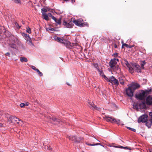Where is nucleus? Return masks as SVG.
I'll return each instance as SVG.
<instances>
[{
	"label": "nucleus",
	"mask_w": 152,
	"mask_h": 152,
	"mask_svg": "<svg viewBox=\"0 0 152 152\" xmlns=\"http://www.w3.org/2000/svg\"><path fill=\"white\" fill-rule=\"evenodd\" d=\"M67 84L68 85H69V83H67Z\"/></svg>",
	"instance_id": "nucleus-52"
},
{
	"label": "nucleus",
	"mask_w": 152,
	"mask_h": 152,
	"mask_svg": "<svg viewBox=\"0 0 152 152\" xmlns=\"http://www.w3.org/2000/svg\"><path fill=\"white\" fill-rule=\"evenodd\" d=\"M124 46H125L127 48H129V45L126 44L124 43L122 44V48H124Z\"/></svg>",
	"instance_id": "nucleus-34"
},
{
	"label": "nucleus",
	"mask_w": 152,
	"mask_h": 152,
	"mask_svg": "<svg viewBox=\"0 0 152 152\" xmlns=\"http://www.w3.org/2000/svg\"><path fill=\"white\" fill-rule=\"evenodd\" d=\"M6 116L7 118L8 121L10 123L18 124L19 123V121H20L17 118L14 116H11L8 114H7Z\"/></svg>",
	"instance_id": "nucleus-3"
},
{
	"label": "nucleus",
	"mask_w": 152,
	"mask_h": 152,
	"mask_svg": "<svg viewBox=\"0 0 152 152\" xmlns=\"http://www.w3.org/2000/svg\"><path fill=\"white\" fill-rule=\"evenodd\" d=\"M103 118L104 119L107 121L110 122L111 123H113V121L114 118H112L111 117L105 116L103 117Z\"/></svg>",
	"instance_id": "nucleus-15"
},
{
	"label": "nucleus",
	"mask_w": 152,
	"mask_h": 152,
	"mask_svg": "<svg viewBox=\"0 0 152 152\" xmlns=\"http://www.w3.org/2000/svg\"><path fill=\"white\" fill-rule=\"evenodd\" d=\"M2 115V113L0 111V117Z\"/></svg>",
	"instance_id": "nucleus-47"
},
{
	"label": "nucleus",
	"mask_w": 152,
	"mask_h": 152,
	"mask_svg": "<svg viewBox=\"0 0 152 152\" xmlns=\"http://www.w3.org/2000/svg\"><path fill=\"white\" fill-rule=\"evenodd\" d=\"M14 3L16 4H20L21 1L20 0H11Z\"/></svg>",
	"instance_id": "nucleus-23"
},
{
	"label": "nucleus",
	"mask_w": 152,
	"mask_h": 152,
	"mask_svg": "<svg viewBox=\"0 0 152 152\" xmlns=\"http://www.w3.org/2000/svg\"><path fill=\"white\" fill-rule=\"evenodd\" d=\"M120 148H123L125 149H129V150H131V148L130 147H123L122 146H120Z\"/></svg>",
	"instance_id": "nucleus-29"
},
{
	"label": "nucleus",
	"mask_w": 152,
	"mask_h": 152,
	"mask_svg": "<svg viewBox=\"0 0 152 152\" xmlns=\"http://www.w3.org/2000/svg\"><path fill=\"white\" fill-rule=\"evenodd\" d=\"M15 25H16V26H17V25H18V23H15Z\"/></svg>",
	"instance_id": "nucleus-50"
},
{
	"label": "nucleus",
	"mask_w": 152,
	"mask_h": 152,
	"mask_svg": "<svg viewBox=\"0 0 152 152\" xmlns=\"http://www.w3.org/2000/svg\"><path fill=\"white\" fill-rule=\"evenodd\" d=\"M52 120L54 121H56L58 123L60 124L61 122H62V121H60V120L59 119L56 118V117H53L52 118Z\"/></svg>",
	"instance_id": "nucleus-20"
},
{
	"label": "nucleus",
	"mask_w": 152,
	"mask_h": 152,
	"mask_svg": "<svg viewBox=\"0 0 152 152\" xmlns=\"http://www.w3.org/2000/svg\"><path fill=\"white\" fill-rule=\"evenodd\" d=\"M58 24H60L61 23V21L60 19H57L56 18V19L54 20Z\"/></svg>",
	"instance_id": "nucleus-25"
},
{
	"label": "nucleus",
	"mask_w": 152,
	"mask_h": 152,
	"mask_svg": "<svg viewBox=\"0 0 152 152\" xmlns=\"http://www.w3.org/2000/svg\"><path fill=\"white\" fill-rule=\"evenodd\" d=\"M148 116L147 115H143L141 116L138 119V123L142 122L144 123L147 120Z\"/></svg>",
	"instance_id": "nucleus-6"
},
{
	"label": "nucleus",
	"mask_w": 152,
	"mask_h": 152,
	"mask_svg": "<svg viewBox=\"0 0 152 152\" xmlns=\"http://www.w3.org/2000/svg\"><path fill=\"white\" fill-rule=\"evenodd\" d=\"M114 55H115L117 56V55H118V53H114Z\"/></svg>",
	"instance_id": "nucleus-48"
},
{
	"label": "nucleus",
	"mask_w": 152,
	"mask_h": 152,
	"mask_svg": "<svg viewBox=\"0 0 152 152\" xmlns=\"http://www.w3.org/2000/svg\"><path fill=\"white\" fill-rule=\"evenodd\" d=\"M42 18L47 20H48V17L47 14L45 12H42Z\"/></svg>",
	"instance_id": "nucleus-16"
},
{
	"label": "nucleus",
	"mask_w": 152,
	"mask_h": 152,
	"mask_svg": "<svg viewBox=\"0 0 152 152\" xmlns=\"http://www.w3.org/2000/svg\"><path fill=\"white\" fill-rule=\"evenodd\" d=\"M114 48H117V45L116 44H114Z\"/></svg>",
	"instance_id": "nucleus-45"
},
{
	"label": "nucleus",
	"mask_w": 152,
	"mask_h": 152,
	"mask_svg": "<svg viewBox=\"0 0 152 152\" xmlns=\"http://www.w3.org/2000/svg\"><path fill=\"white\" fill-rule=\"evenodd\" d=\"M134 46V45H129V48H132Z\"/></svg>",
	"instance_id": "nucleus-46"
},
{
	"label": "nucleus",
	"mask_w": 152,
	"mask_h": 152,
	"mask_svg": "<svg viewBox=\"0 0 152 152\" xmlns=\"http://www.w3.org/2000/svg\"><path fill=\"white\" fill-rule=\"evenodd\" d=\"M127 129H129L131 130L132 131H133L134 132H135L136 131V129H133V128H131L129 127H127Z\"/></svg>",
	"instance_id": "nucleus-37"
},
{
	"label": "nucleus",
	"mask_w": 152,
	"mask_h": 152,
	"mask_svg": "<svg viewBox=\"0 0 152 152\" xmlns=\"http://www.w3.org/2000/svg\"><path fill=\"white\" fill-rule=\"evenodd\" d=\"M53 28H51V29L50 30H51V31H53Z\"/></svg>",
	"instance_id": "nucleus-51"
},
{
	"label": "nucleus",
	"mask_w": 152,
	"mask_h": 152,
	"mask_svg": "<svg viewBox=\"0 0 152 152\" xmlns=\"http://www.w3.org/2000/svg\"><path fill=\"white\" fill-rule=\"evenodd\" d=\"M29 104V103L28 102H26L25 104V106H28Z\"/></svg>",
	"instance_id": "nucleus-43"
},
{
	"label": "nucleus",
	"mask_w": 152,
	"mask_h": 152,
	"mask_svg": "<svg viewBox=\"0 0 152 152\" xmlns=\"http://www.w3.org/2000/svg\"><path fill=\"white\" fill-rule=\"evenodd\" d=\"M47 9L48 10H50V12H51V10H50V9H49V8H47Z\"/></svg>",
	"instance_id": "nucleus-49"
},
{
	"label": "nucleus",
	"mask_w": 152,
	"mask_h": 152,
	"mask_svg": "<svg viewBox=\"0 0 152 152\" xmlns=\"http://www.w3.org/2000/svg\"><path fill=\"white\" fill-rule=\"evenodd\" d=\"M53 38L55 41L64 44L67 47H68V46L70 45V42L69 41L64 39L63 37L60 38L56 36H55L53 37Z\"/></svg>",
	"instance_id": "nucleus-2"
},
{
	"label": "nucleus",
	"mask_w": 152,
	"mask_h": 152,
	"mask_svg": "<svg viewBox=\"0 0 152 152\" xmlns=\"http://www.w3.org/2000/svg\"><path fill=\"white\" fill-rule=\"evenodd\" d=\"M44 149L45 150H51V148H50V147H48V146L47 145H45L44 147Z\"/></svg>",
	"instance_id": "nucleus-35"
},
{
	"label": "nucleus",
	"mask_w": 152,
	"mask_h": 152,
	"mask_svg": "<svg viewBox=\"0 0 152 152\" xmlns=\"http://www.w3.org/2000/svg\"><path fill=\"white\" fill-rule=\"evenodd\" d=\"M6 55L9 56L10 55V53H6Z\"/></svg>",
	"instance_id": "nucleus-42"
},
{
	"label": "nucleus",
	"mask_w": 152,
	"mask_h": 152,
	"mask_svg": "<svg viewBox=\"0 0 152 152\" xmlns=\"http://www.w3.org/2000/svg\"><path fill=\"white\" fill-rule=\"evenodd\" d=\"M94 66L96 68H97L98 66V65L96 64H94Z\"/></svg>",
	"instance_id": "nucleus-41"
},
{
	"label": "nucleus",
	"mask_w": 152,
	"mask_h": 152,
	"mask_svg": "<svg viewBox=\"0 0 152 152\" xmlns=\"http://www.w3.org/2000/svg\"><path fill=\"white\" fill-rule=\"evenodd\" d=\"M73 22L76 25L79 26H83V23L81 22V20H73Z\"/></svg>",
	"instance_id": "nucleus-12"
},
{
	"label": "nucleus",
	"mask_w": 152,
	"mask_h": 152,
	"mask_svg": "<svg viewBox=\"0 0 152 152\" xmlns=\"http://www.w3.org/2000/svg\"><path fill=\"white\" fill-rule=\"evenodd\" d=\"M31 67L33 69H34L35 71H36V70L37 69L35 66H31Z\"/></svg>",
	"instance_id": "nucleus-40"
},
{
	"label": "nucleus",
	"mask_w": 152,
	"mask_h": 152,
	"mask_svg": "<svg viewBox=\"0 0 152 152\" xmlns=\"http://www.w3.org/2000/svg\"><path fill=\"white\" fill-rule=\"evenodd\" d=\"M41 10L42 11L45 12H47L48 11H50V10H48L47 9H45V8H42L41 9Z\"/></svg>",
	"instance_id": "nucleus-36"
},
{
	"label": "nucleus",
	"mask_w": 152,
	"mask_h": 152,
	"mask_svg": "<svg viewBox=\"0 0 152 152\" xmlns=\"http://www.w3.org/2000/svg\"><path fill=\"white\" fill-rule=\"evenodd\" d=\"M133 91L129 86L126 90V94L130 97H132L133 96Z\"/></svg>",
	"instance_id": "nucleus-9"
},
{
	"label": "nucleus",
	"mask_w": 152,
	"mask_h": 152,
	"mask_svg": "<svg viewBox=\"0 0 152 152\" xmlns=\"http://www.w3.org/2000/svg\"><path fill=\"white\" fill-rule=\"evenodd\" d=\"M110 82L112 83H113L116 86L118 85V80L116 79L113 76H112L110 77Z\"/></svg>",
	"instance_id": "nucleus-10"
},
{
	"label": "nucleus",
	"mask_w": 152,
	"mask_h": 152,
	"mask_svg": "<svg viewBox=\"0 0 152 152\" xmlns=\"http://www.w3.org/2000/svg\"><path fill=\"white\" fill-rule=\"evenodd\" d=\"M117 61H118V59H117Z\"/></svg>",
	"instance_id": "nucleus-54"
},
{
	"label": "nucleus",
	"mask_w": 152,
	"mask_h": 152,
	"mask_svg": "<svg viewBox=\"0 0 152 152\" xmlns=\"http://www.w3.org/2000/svg\"><path fill=\"white\" fill-rule=\"evenodd\" d=\"M119 81L120 84L123 85L124 84V81L122 77L119 78Z\"/></svg>",
	"instance_id": "nucleus-27"
},
{
	"label": "nucleus",
	"mask_w": 152,
	"mask_h": 152,
	"mask_svg": "<svg viewBox=\"0 0 152 152\" xmlns=\"http://www.w3.org/2000/svg\"><path fill=\"white\" fill-rule=\"evenodd\" d=\"M140 86V85L136 83H132L129 87L134 91L136 89L139 88Z\"/></svg>",
	"instance_id": "nucleus-7"
},
{
	"label": "nucleus",
	"mask_w": 152,
	"mask_h": 152,
	"mask_svg": "<svg viewBox=\"0 0 152 152\" xmlns=\"http://www.w3.org/2000/svg\"><path fill=\"white\" fill-rule=\"evenodd\" d=\"M145 97V92L141 91V92L139 94L136 95V98L139 99L143 100L144 99Z\"/></svg>",
	"instance_id": "nucleus-8"
},
{
	"label": "nucleus",
	"mask_w": 152,
	"mask_h": 152,
	"mask_svg": "<svg viewBox=\"0 0 152 152\" xmlns=\"http://www.w3.org/2000/svg\"><path fill=\"white\" fill-rule=\"evenodd\" d=\"M83 140V138H82L80 137H76V139L75 140V142L77 143H79L82 141Z\"/></svg>",
	"instance_id": "nucleus-17"
},
{
	"label": "nucleus",
	"mask_w": 152,
	"mask_h": 152,
	"mask_svg": "<svg viewBox=\"0 0 152 152\" xmlns=\"http://www.w3.org/2000/svg\"><path fill=\"white\" fill-rule=\"evenodd\" d=\"M125 64L129 68V71L130 73H133L134 70L136 71L137 72H141V67L138 65L136 64H129L126 60H125Z\"/></svg>",
	"instance_id": "nucleus-1"
},
{
	"label": "nucleus",
	"mask_w": 152,
	"mask_h": 152,
	"mask_svg": "<svg viewBox=\"0 0 152 152\" xmlns=\"http://www.w3.org/2000/svg\"><path fill=\"white\" fill-rule=\"evenodd\" d=\"M104 79L107 81L110 82V77L109 78H108L105 75L103 76Z\"/></svg>",
	"instance_id": "nucleus-32"
},
{
	"label": "nucleus",
	"mask_w": 152,
	"mask_h": 152,
	"mask_svg": "<svg viewBox=\"0 0 152 152\" xmlns=\"http://www.w3.org/2000/svg\"><path fill=\"white\" fill-rule=\"evenodd\" d=\"M152 91L151 89H150L149 90H146L145 91H142L143 92H145V95L146 94H148L149 92H151Z\"/></svg>",
	"instance_id": "nucleus-21"
},
{
	"label": "nucleus",
	"mask_w": 152,
	"mask_h": 152,
	"mask_svg": "<svg viewBox=\"0 0 152 152\" xmlns=\"http://www.w3.org/2000/svg\"><path fill=\"white\" fill-rule=\"evenodd\" d=\"M73 22L72 20H69L68 21L65 20L63 22V24L66 27L69 28H72L73 26Z\"/></svg>",
	"instance_id": "nucleus-5"
},
{
	"label": "nucleus",
	"mask_w": 152,
	"mask_h": 152,
	"mask_svg": "<svg viewBox=\"0 0 152 152\" xmlns=\"http://www.w3.org/2000/svg\"><path fill=\"white\" fill-rule=\"evenodd\" d=\"M116 64L115 59L111 60L110 62V66L111 68H113L115 66Z\"/></svg>",
	"instance_id": "nucleus-14"
},
{
	"label": "nucleus",
	"mask_w": 152,
	"mask_h": 152,
	"mask_svg": "<svg viewBox=\"0 0 152 152\" xmlns=\"http://www.w3.org/2000/svg\"><path fill=\"white\" fill-rule=\"evenodd\" d=\"M113 147H115V148H120V146H114Z\"/></svg>",
	"instance_id": "nucleus-44"
},
{
	"label": "nucleus",
	"mask_w": 152,
	"mask_h": 152,
	"mask_svg": "<svg viewBox=\"0 0 152 152\" xmlns=\"http://www.w3.org/2000/svg\"><path fill=\"white\" fill-rule=\"evenodd\" d=\"M36 71L38 73V74L39 75V76H42L43 75V74H42V73L41 72H40V71L38 69H36Z\"/></svg>",
	"instance_id": "nucleus-30"
},
{
	"label": "nucleus",
	"mask_w": 152,
	"mask_h": 152,
	"mask_svg": "<svg viewBox=\"0 0 152 152\" xmlns=\"http://www.w3.org/2000/svg\"><path fill=\"white\" fill-rule=\"evenodd\" d=\"M113 123H116L118 125H120L121 123L120 122V121L119 119H114Z\"/></svg>",
	"instance_id": "nucleus-22"
},
{
	"label": "nucleus",
	"mask_w": 152,
	"mask_h": 152,
	"mask_svg": "<svg viewBox=\"0 0 152 152\" xmlns=\"http://www.w3.org/2000/svg\"><path fill=\"white\" fill-rule=\"evenodd\" d=\"M146 103L148 105H151L152 104V96H148L146 100Z\"/></svg>",
	"instance_id": "nucleus-11"
},
{
	"label": "nucleus",
	"mask_w": 152,
	"mask_h": 152,
	"mask_svg": "<svg viewBox=\"0 0 152 152\" xmlns=\"http://www.w3.org/2000/svg\"><path fill=\"white\" fill-rule=\"evenodd\" d=\"M67 137L69 138V140H72V141H74L75 142V140L76 139V137L75 136H69Z\"/></svg>",
	"instance_id": "nucleus-19"
},
{
	"label": "nucleus",
	"mask_w": 152,
	"mask_h": 152,
	"mask_svg": "<svg viewBox=\"0 0 152 152\" xmlns=\"http://www.w3.org/2000/svg\"><path fill=\"white\" fill-rule=\"evenodd\" d=\"M151 151V152H152V150H151V151Z\"/></svg>",
	"instance_id": "nucleus-53"
},
{
	"label": "nucleus",
	"mask_w": 152,
	"mask_h": 152,
	"mask_svg": "<svg viewBox=\"0 0 152 152\" xmlns=\"http://www.w3.org/2000/svg\"><path fill=\"white\" fill-rule=\"evenodd\" d=\"M12 41L10 42V43L9 44L10 46L13 48L16 49V46L15 44H14L16 38L14 37L13 36H10V40Z\"/></svg>",
	"instance_id": "nucleus-4"
},
{
	"label": "nucleus",
	"mask_w": 152,
	"mask_h": 152,
	"mask_svg": "<svg viewBox=\"0 0 152 152\" xmlns=\"http://www.w3.org/2000/svg\"><path fill=\"white\" fill-rule=\"evenodd\" d=\"M145 64V63L144 61L141 62V67L142 69H144V66Z\"/></svg>",
	"instance_id": "nucleus-31"
},
{
	"label": "nucleus",
	"mask_w": 152,
	"mask_h": 152,
	"mask_svg": "<svg viewBox=\"0 0 152 152\" xmlns=\"http://www.w3.org/2000/svg\"><path fill=\"white\" fill-rule=\"evenodd\" d=\"M47 15H48V16L51 17L53 20H55V19H56V18L53 16L52 15L51 13H49L48 14H47Z\"/></svg>",
	"instance_id": "nucleus-24"
},
{
	"label": "nucleus",
	"mask_w": 152,
	"mask_h": 152,
	"mask_svg": "<svg viewBox=\"0 0 152 152\" xmlns=\"http://www.w3.org/2000/svg\"><path fill=\"white\" fill-rule=\"evenodd\" d=\"M20 60L22 62H27L28 61L27 59L24 57H20Z\"/></svg>",
	"instance_id": "nucleus-18"
},
{
	"label": "nucleus",
	"mask_w": 152,
	"mask_h": 152,
	"mask_svg": "<svg viewBox=\"0 0 152 152\" xmlns=\"http://www.w3.org/2000/svg\"><path fill=\"white\" fill-rule=\"evenodd\" d=\"M86 144H87L88 145H90V146H94V145H100V143H96V144L93 143L92 144L88 143H86Z\"/></svg>",
	"instance_id": "nucleus-28"
},
{
	"label": "nucleus",
	"mask_w": 152,
	"mask_h": 152,
	"mask_svg": "<svg viewBox=\"0 0 152 152\" xmlns=\"http://www.w3.org/2000/svg\"><path fill=\"white\" fill-rule=\"evenodd\" d=\"M20 107L22 108L24 107H25V104L23 103L20 104Z\"/></svg>",
	"instance_id": "nucleus-38"
},
{
	"label": "nucleus",
	"mask_w": 152,
	"mask_h": 152,
	"mask_svg": "<svg viewBox=\"0 0 152 152\" xmlns=\"http://www.w3.org/2000/svg\"><path fill=\"white\" fill-rule=\"evenodd\" d=\"M25 36L27 38V39L29 41V42H31V38L29 37V35L28 34H25Z\"/></svg>",
	"instance_id": "nucleus-26"
},
{
	"label": "nucleus",
	"mask_w": 152,
	"mask_h": 152,
	"mask_svg": "<svg viewBox=\"0 0 152 152\" xmlns=\"http://www.w3.org/2000/svg\"><path fill=\"white\" fill-rule=\"evenodd\" d=\"M149 115L151 117V118L150 119V121L152 124V112H150L149 114Z\"/></svg>",
	"instance_id": "nucleus-33"
},
{
	"label": "nucleus",
	"mask_w": 152,
	"mask_h": 152,
	"mask_svg": "<svg viewBox=\"0 0 152 152\" xmlns=\"http://www.w3.org/2000/svg\"><path fill=\"white\" fill-rule=\"evenodd\" d=\"M88 103L90 105L89 107L92 108V109L95 110H99V108L96 107L93 103L92 102L89 101L88 102Z\"/></svg>",
	"instance_id": "nucleus-13"
},
{
	"label": "nucleus",
	"mask_w": 152,
	"mask_h": 152,
	"mask_svg": "<svg viewBox=\"0 0 152 152\" xmlns=\"http://www.w3.org/2000/svg\"><path fill=\"white\" fill-rule=\"evenodd\" d=\"M26 31L29 33H30L31 32V31L30 28H27L26 30Z\"/></svg>",
	"instance_id": "nucleus-39"
}]
</instances>
